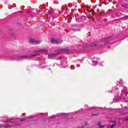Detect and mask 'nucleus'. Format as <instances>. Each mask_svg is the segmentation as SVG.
Returning a JSON list of instances; mask_svg holds the SVG:
<instances>
[{
    "label": "nucleus",
    "instance_id": "nucleus-5",
    "mask_svg": "<svg viewBox=\"0 0 128 128\" xmlns=\"http://www.w3.org/2000/svg\"><path fill=\"white\" fill-rule=\"evenodd\" d=\"M98 128H104L106 126L104 125H100V122H98Z\"/></svg>",
    "mask_w": 128,
    "mask_h": 128
},
{
    "label": "nucleus",
    "instance_id": "nucleus-10",
    "mask_svg": "<svg viewBox=\"0 0 128 128\" xmlns=\"http://www.w3.org/2000/svg\"><path fill=\"white\" fill-rule=\"evenodd\" d=\"M99 115H100V114L98 113V114H92V116H99Z\"/></svg>",
    "mask_w": 128,
    "mask_h": 128
},
{
    "label": "nucleus",
    "instance_id": "nucleus-21",
    "mask_svg": "<svg viewBox=\"0 0 128 128\" xmlns=\"http://www.w3.org/2000/svg\"><path fill=\"white\" fill-rule=\"evenodd\" d=\"M12 124H14V122H12Z\"/></svg>",
    "mask_w": 128,
    "mask_h": 128
},
{
    "label": "nucleus",
    "instance_id": "nucleus-23",
    "mask_svg": "<svg viewBox=\"0 0 128 128\" xmlns=\"http://www.w3.org/2000/svg\"><path fill=\"white\" fill-rule=\"evenodd\" d=\"M78 128H80V127H78Z\"/></svg>",
    "mask_w": 128,
    "mask_h": 128
},
{
    "label": "nucleus",
    "instance_id": "nucleus-6",
    "mask_svg": "<svg viewBox=\"0 0 128 128\" xmlns=\"http://www.w3.org/2000/svg\"><path fill=\"white\" fill-rule=\"evenodd\" d=\"M68 50H69L68 49L66 48L61 49L60 50V54L62 52H68Z\"/></svg>",
    "mask_w": 128,
    "mask_h": 128
},
{
    "label": "nucleus",
    "instance_id": "nucleus-14",
    "mask_svg": "<svg viewBox=\"0 0 128 128\" xmlns=\"http://www.w3.org/2000/svg\"><path fill=\"white\" fill-rule=\"evenodd\" d=\"M88 122H85V126H88Z\"/></svg>",
    "mask_w": 128,
    "mask_h": 128
},
{
    "label": "nucleus",
    "instance_id": "nucleus-20",
    "mask_svg": "<svg viewBox=\"0 0 128 128\" xmlns=\"http://www.w3.org/2000/svg\"><path fill=\"white\" fill-rule=\"evenodd\" d=\"M113 122H115V121H114Z\"/></svg>",
    "mask_w": 128,
    "mask_h": 128
},
{
    "label": "nucleus",
    "instance_id": "nucleus-4",
    "mask_svg": "<svg viewBox=\"0 0 128 128\" xmlns=\"http://www.w3.org/2000/svg\"><path fill=\"white\" fill-rule=\"evenodd\" d=\"M30 42L32 44H40V41H38L36 40H32L30 41Z\"/></svg>",
    "mask_w": 128,
    "mask_h": 128
},
{
    "label": "nucleus",
    "instance_id": "nucleus-9",
    "mask_svg": "<svg viewBox=\"0 0 128 128\" xmlns=\"http://www.w3.org/2000/svg\"><path fill=\"white\" fill-rule=\"evenodd\" d=\"M12 125L10 124H6L4 125V128H11Z\"/></svg>",
    "mask_w": 128,
    "mask_h": 128
},
{
    "label": "nucleus",
    "instance_id": "nucleus-3",
    "mask_svg": "<svg viewBox=\"0 0 128 128\" xmlns=\"http://www.w3.org/2000/svg\"><path fill=\"white\" fill-rule=\"evenodd\" d=\"M37 54H32V55H28V56H23L22 58H34V56H36Z\"/></svg>",
    "mask_w": 128,
    "mask_h": 128
},
{
    "label": "nucleus",
    "instance_id": "nucleus-12",
    "mask_svg": "<svg viewBox=\"0 0 128 128\" xmlns=\"http://www.w3.org/2000/svg\"><path fill=\"white\" fill-rule=\"evenodd\" d=\"M90 12H92L93 16H94V14H96V12H94V10H92Z\"/></svg>",
    "mask_w": 128,
    "mask_h": 128
},
{
    "label": "nucleus",
    "instance_id": "nucleus-18",
    "mask_svg": "<svg viewBox=\"0 0 128 128\" xmlns=\"http://www.w3.org/2000/svg\"><path fill=\"white\" fill-rule=\"evenodd\" d=\"M84 128V126H81V128Z\"/></svg>",
    "mask_w": 128,
    "mask_h": 128
},
{
    "label": "nucleus",
    "instance_id": "nucleus-16",
    "mask_svg": "<svg viewBox=\"0 0 128 128\" xmlns=\"http://www.w3.org/2000/svg\"><path fill=\"white\" fill-rule=\"evenodd\" d=\"M107 128H110V126H107Z\"/></svg>",
    "mask_w": 128,
    "mask_h": 128
},
{
    "label": "nucleus",
    "instance_id": "nucleus-19",
    "mask_svg": "<svg viewBox=\"0 0 128 128\" xmlns=\"http://www.w3.org/2000/svg\"><path fill=\"white\" fill-rule=\"evenodd\" d=\"M52 14L51 12H49V14Z\"/></svg>",
    "mask_w": 128,
    "mask_h": 128
},
{
    "label": "nucleus",
    "instance_id": "nucleus-11",
    "mask_svg": "<svg viewBox=\"0 0 128 128\" xmlns=\"http://www.w3.org/2000/svg\"><path fill=\"white\" fill-rule=\"evenodd\" d=\"M62 41H60V40H56V44H62Z\"/></svg>",
    "mask_w": 128,
    "mask_h": 128
},
{
    "label": "nucleus",
    "instance_id": "nucleus-17",
    "mask_svg": "<svg viewBox=\"0 0 128 128\" xmlns=\"http://www.w3.org/2000/svg\"><path fill=\"white\" fill-rule=\"evenodd\" d=\"M24 120H20V122H24Z\"/></svg>",
    "mask_w": 128,
    "mask_h": 128
},
{
    "label": "nucleus",
    "instance_id": "nucleus-15",
    "mask_svg": "<svg viewBox=\"0 0 128 128\" xmlns=\"http://www.w3.org/2000/svg\"><path fill=\"white\" fill-rule=\"evenodd\" d=\"M6 122H12L10 120H8Z\"/></svg>",
    "mask_w": 128,
    "mask_h": 128
},
{
    "label": "nucleus",
    "instance_id": "nucleus-1",
    "mask_svg": "<svg viewBox=\"0 0 128 128\" xmlns=\"http://www.w3.org/2000/svg\"><path fill=\"white\" fill-rule=\"evenodd\" d=\"M60 54V53H55V54H48V58H52L54 56H58Z\"/></svg>",
    "mask_w": 128,
    "mask_h": 128
},
{
    "label": "nucleus",
    "instance_id": "nucleus-13",
    "mask_svg": "<svg viewBox=\"0 0 128 128\" xmlns=\"http://www.w3.org/2000/svg\"><path fill=\"white\" fill-rule=\"evenodd\" d=\"M116 126V124H112L111 126H110V128H114V126Z\"/></svg>",
    "mask_w": 128,
    "mask_h": 128
},
{
    "label": "nucleus",
    "instance_id": "nucleus-22",
    "mask_svg": "<svg viewBox=\"0 0 128 128\" xmlns=\"http://www.w3.org/2000/svg\"><path fill=\"white\" fill-rule=\"evenodd\" d=\"M126 120H128V118Z\"/></svg>",
    "mask_w": 128,
    "mask_h": 128
},
{
    "label": "nucleus",
    "instance_id": "nucleus-8",
    "mask_svg": "<svg viewBox=\"0 0 128 128\" xmlns=\"http://www.w3.org/2000/svg\"><path fill=\"white\" fill-rule=\"evenodd\" d=\"M56 40L54 39V38H52V39L51 40L50 42H52V43H53V44H56Z\"/></svg>",
    "mask_w": 128,
    "mask_h": 128
},
{
    "label": "nucleus",
    "instance_id": "nucleus-2",
    "mask_svg": "<svg viewBox=\"0 0 128 128\" xmlns=\"http://www.w3.org/2000/svg\"><path fill=\"white\" fill-rule=\"evenodd\" d=\"M36 52H39V53L48 52V50L46 49H40Z\"/></svg>",
    "mask_w": 128,
    "mask_h": 128
},
{
    "label": "nucleus",
    "instance_id": "nucleus-7",
    "mask_svg": "<svg viewBox=\"0 0 128 128\" xmlns=\"http://www.w3.org/2000/svg\"><path fill=\"white\" fill-rule=\"evenodd\" d=\"M122 8H124V10H126L128 8V6L126 4H123L122 5Z\"/></svg>",
    "mask_w": 128,
    "mask_h": 128
}]
</instances>
